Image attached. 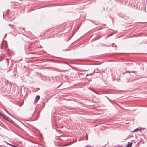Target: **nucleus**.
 Segmentation results:
<instances>
[{"label":"nucleus","mask_w":147,"mask_h":147,"mask_svg":"<svg viewBox=\"0 0 147 147\" xmlns=\"http://www.w3.org/2000/svg\"><path fill=\"white\" fill-rule=\"evenodd\" d=\"M8 26L11 27L12 29L14 31H16V28L15 27V26L13 25H12L11 24H9Z\"/></svg>","instance_id":"obj_1"},{"label":"nucleus","mask_w":147,"mask_h":147,"mask_svg":"<svg viewBox=\"0 0 147 147\" xmlns=\"http://www.w3.org/2000/svg\"><path fill=\"white\" fill-rule=\"evenodd\" d=\"M132 144V143L131 142H129L128 143L127 146H126V147H131Z\"/></svg>","instance_id":"obj_2"},{"label":"nucleus","mask_w":147,"mask_h":147,"mask_svg":"<svg viewBox=\"0 0 147 147\" xmlns=\"http://www.w3.org/2000/svg\"><path fill=\"white\" fill-rule=\"evenodd\" d=\"M141 129L139 128H138L134 130L133 131H132V132H137L138 131L140 130Z\"/></svg>","instance_id":"obj_3"},{"label":"nucleus","mask_w":147,"mask_h":147,"mask_svg":"<svg viewBox=\"0 0 147 147\" xmlns=\"http://www.w3.org/2000/svg\"><path fill=\"white\" fill-rule=\"evenodd\" d=\"M40 99V96L39 95L35 97L36 100V102L38 101Z\"/></svg>","instance_id":"obj_4"},{"label":"nucleus","mask_w":147,"mask_h":147,"mask_svg":"<svg viewBox=\"0 0 147 147\" xmlns=\"http://www.w3.org/2000/svg\"><path fill=\"white\" fill-rule=\"evenodd\" d=\"M4 59V57L0 55V61H2Z\"/></svg>","instance_id":"obj_5"},{"label":"nucleus","mask_w":147,"mask_h":147,"mask_svg":"<svg viewBox=\"0 0 147 147\" xmlns=\"http://www.w3.org/2000/svg\"><path fill=\"white\" fill-rule=\"evenodd\" d=\"M2 118L3 119H5L6 120L8 121V119L7 117H5L4 115V117H2Z\"/></svg>","instance_id":"obj_6"},{"label":"nucleus","mask_w":147,"mask_h":147,"mask_svg":"<svg viewBox=\"0 0 147 147\" xmlns=\"http://www.w3.org/2000/svg\"><path fill=\"white\" fill-rule=\"evenodd\" d=\"M0 116L1 117H4V115H3L0 112Z\"/></svg>","instance_id":"obj_7"},{"label":"nucleus","mask_w":147,"mask_h":147,"mask_svg":"<svg viewBox=\"0 0 147 147\" xmlns=\"http://www.w3.org/2000/svg\"><path fill=\"white\" fill-rule=\"evenodd\" d=\"M6 60H7V65H8L9 64V61L8 59H6Z\"/></svg>","instance_id":"obj_8"},{"label":"nucleus","mask_w":147,"mask_h":147,"mask_svg":"<svg viewBox=\"0 0 147 147\" xmlns=\"http://www.w3.org/2000/svg\"><path fill=\"white\" fill-rule=\"evenodd\" d=\"M116 147H122V146H121L119 145H117V146Z\"/></svg>","instance_id":"obj_9"},{"label":"nucleus","mask_w":147,"mask_h":147,"mask_svg":"<svg viewBox=\"0 0 147 147\" xmlns=\"http://www.w3.org/2000/svg\"><path fill=\"white\" fill-rule=\"evenodd\" d=\"M84 147H91V146H85Z\"/></svg>","instance_id":"obj_10"},{"label":"nucleus","mask_w":147,"mask_h":147,"mask_svg":"<svg viewBox=\"0 0 147 147\" xmlns=\"http://www.w3.org/2000/svg\"><path fill=\"white\" fill-rule=\"evenodd\" d=\"M131 72H132V73H135V71H131Z\"/></svg>","instance_id":"obj_11"},{"label":"nucleus","mask_w":147,"mask_h":147,"mask_svg":"<svg viewBox=\"0 0 147 147\" xmlns=\"http://www.w3.org/2000/svg\"><path fill=\"white\" fill-rule=\"evenodd\" d=\"M8 144L9 145L11 146H12V145H11V144H9V143H8Z\"/></svg>","instance_id":"obj_12"},{"label":"nucleus","mask_w":147,"mask_h":147,"mask_svg":"<svg viewBox=\"0 0 147 147\" xmlns=\"http://www.w3.org/2000/svg\"><path fill=\"white\" fill-rule=\"evenodd\" d=\"M89 75L88 74H87L86 75V76H88Z\"/></svg>","instance_id":"obj_13"},{"label":"nucleus","mask_w":147,"mask_h":147,"mask_svg":"<svg viewBox=\"0 0 147 147\" xmlns=\"http://www.w3.org/2000/svg\"><path fill=\"white\" fill-rule=\"evenodd\" d=\"M22 30H24V28H22Z\"/></svg>","instance_id":"obj_14"}]
</instances>
